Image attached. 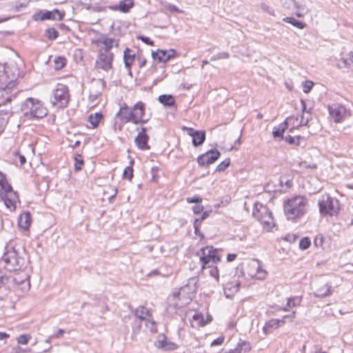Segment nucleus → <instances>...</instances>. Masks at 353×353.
<instances>
[{"label":"nucleus","mask_w":353,"mask_h":353,"mask_svg":"<svg viewBox=\"0 0 353 353\" xmlns=\"http://www.w3.org/2000/svg\"><path fill=\"white\" fill-rule=\"evenodd\" d=\"M134 6V0H123L121 1L118 5L112 6L110 7V10L114 11H120L123 13H127Z\"/></svg>","instance_id":"obj_22"},{"label":"nucleus","mask_w":353,"mask_h":353,"mask_svg":"<svg viewBox=\"0 0 353 353\" xmlns=\"http://www.w3.org/2000/svg\"><path fill=\"white\" fill-rule=\"evenodd\" d=\"M190 135L192 137V143L194 146L201 145L205 139V134L202 131L194 132L193 134L190 133Z\"/></svg>","instance_id":"obj_30"},{"label":"nucleus","mask_w":353,"mask_h":353,"mask_svg":"<svg viewBox=\"0 0 353 353\" xmlns=\"http://www.w3.org/2000/svg\"><path fill=\"white\" fill-rule=\"evenodd\" d=\"M314 85V83L312 81H305L303 82V91L305 93H308Z\"/></svg>","instance_id":"obj_51"},{"label":"nucleus","mask_w":353,"mask_h":353,"mask_svg":"<svg viewBox=\"0 0 353 353\" xmlns=\"http://www.w3.org/2000/svg\"><path fill=\"white\" fill-rule=\"evenodd\" d=\"M103 116L101 113H95L90 114L88 117V121L92 124L93 128H96L99 125L101 119Z\"/></svg>","instance_id":"obj_37"},{"label":"nucleus","mask_w":353,"mask_h":353,"mask_svg":"<svg viewBox=\"0 0 353 353\" xmlns=\"http://www.w3.org/2000/svg\"><path fill=\"white\" fill-rule=\"evenodd\" d=\"M145 326L153 333L157 332L156 322L151 317L145 320Z\"/></svg>","instance_id":"obj_44"},{"label":"nucleus","mask_w":353,"mask_h":353,"mask_svg":"<svg viewBox=\"0 0 353 353\" xmlns=\"http://www.w3.org/2000/svg\"><path fill=\"white\" fill-rule=\"evenodd\" d=\"M134 57L135 54L132 50L127 48L124 51L123 59L126 68H129L131 66L132 62L134 60Z\"/></svg>","instance_id":"obj_33"},{"label":"nucleus","mask_w":353,"mask_h":353,"mask_svg":"<svg viewBox=\"0 0 353 353\" xmlns=\"http://www.w3.org/2000/svg\"><path fill=\"white\" fill-rule=\"evenodd\" d=\"M332 294V286L330 284L325 283L322 286L319 287L314 293V296L323 298L329 296Z\"/></svg>","instance_id":"obj_24"},{"label":"nucleus","mask_w":353,"mask_h":353,"mask_svg":"<svg viewBox=\"0 0 353 353\" xmlns=\"http://www.w3.org/2000/svg\"><path fill=\"white\" fill-rule=\"evenodd\" d=\"M148 139L149 137L146 134V128H142L141 131L139 132L138 135L134 139V141L139 149L148 150L150 148L148 144Z\"/></svg>","instance_id":"obj_19"},{"label":"nucleus","mask_w":353,"mask_h":353,"mask_svg":"<svg viewBox=\"0 0 353 353\" xmlns=\"http://www.w3.org/2000/svg\"><path fill=\"white\" fill-rule=\"evenodd\" d=\"M307 205L308 201L305 196H294L284 203V213L288 220H294L306 212Z\"/></svg>","instance_id":"obj_2"},{"label":"nucleus","mask_w":353,"mask_h":353,"mask_svg":"<svg viewBox=\"0 0 353 353\" xmlns=\"http://www.w3.org/2000/svg\"><path fill=\"white\" fill-rule=\"evenodd\" d=\"M19 76V69L15 61L10 60L5 64L0 63V92L8 93L14 86Z\"/></svg>","instance_id":"obj_1"},{"label":"nucleus","mask_w":353,"mask_h":353,"mask_svg":"<svg viewBox=\"0 0 353 353\" xmlns=\"http://www.w3.org/2000/svg\"><path fill=\"white\" fill-rule=\"evenodd\" d=\"M75 164L74 168L77 170H80L81 169V166L83 163V159L81 155H77L75 157Z\"/></svg>","instance_id":"obj_54"},{"label":"nucleus","mask_w":353,"mask_h":353,"mask_svg":"<svg viewBox=\"0 0 353 353\" xmlns=\"http://www.w3.org/2000/svg\"><path fill=\"white\" fill-rule=\"evenodd\" d=\"M310 120V117H307L305 118L304 115L301 116L299 125H306Z\"/></svg>","instance_id":"obj_62"},{"label":"nucleus","mask_w":353,"mask_h":353,"mask_svg":"<svg viewBox=\"0 0 353 353\" xmlns=\"http://www.w3.org/2000/svg\"><path fill=\"white\" fill-rule=\"evenodd\" d=\"M113 53L109 50H100V54L96 61L98 69H102L106 72L112 67Z\"/></svg>","instance_id":"obj_11"},{"label":"nucleus","mask_w":353,"mask_h":353,"mask_svg":"<svg viewBox=\"0 0 353 353\" xmlns=\"http://www.w3.org/2000/svg\"><path fill=\"white\" fill-rule=\"evenodd\" d=\"M297 0H281L283 6L288 10H294Z\"/></svg>","instance_id":"obj_45"},{"label":"nucleus","mask_w":353,"mask_h":353,"mask_svg":"<svg viewBox=\"0 0 353 353\" xmlns=\"http://www.w3.org/2000/svg\"><path fill=\"white\" fill-rule=\"evenodd\" d=\"M219 157L220 152L218 150H210L205 154L200 155L197 158V161L200 165H208L216 161Z\"/></svg>","instance_id":"obj_15"},{"label":"nucleus","mask_w":353,"mask_h":353,"mask_svg":"<svg viewBox=\"0 0 353 353\" xmlns=\"http://www.w3.org/2000/svg\"><path fill=\"white\" fill-rule=\"evenodd\" d=\"M190 324L192 327L199 328L208 324V321H205L203 315L199 312H195L190 320Z\"/></svg>","instance_id":"obj_26"},{"label":"nucleus","mask_w":353,"mask_h":353,"mask_svg":"<svg viewBox=\"0 0 353 353\" xmlns=\"http://www.w3.org/2000/svg\"><path fill=\"white\" fill-rule=\"evenodd\" d=\"M168 10L170 12H179V13L183 12L182 10H181L180 9H179L177 7H176L174 5L168 6Z\"/></svg>","instance_id":"obj_59"},{"label":"nucleus","mask_w":353,"mask_h":353,"mask_svg":"<svg viewBox=\"0 0 353 353\" xmlns=\"http://www.w3.org/2000/svg\"><path fill=\"white\" fill-rule=\"evenodd\" d=\"M283 323L284 321L279 319H271L265 323L263 330L265 334L268 333L269 329L270 328H278L280 326V323Z\"/></svg>","instance_id":"obj_35"},{"label":"nucleus","mask_w":353,"mask_h":353,"mask_svg":"<svg viewBox=\"0 0 353 353\" xmlns=\"http://www.w3.org/2000/svg\"><path fill=\"white\" fill-rule=\"evenodd\" d=\"M12 101V96L6 98V101L0 103V116L8 115L12 110L10 102Z\"/></svg>","instance_id":"obj_31"},{"label":"nucleus","mask_w":353,"mask_h":353,"mask_svg":"<svg viewBox=\"0 0 353 353\" xmlns=\"http://www.w3.org/2000/svg\"><path fill=\"white\" fill-rule=\"evenodd\" d=\"M70 100V94L68 87L62 83H58L53 90L51 102L53 105L58 108L65 107Z\"/></svg>","instance_id":"obj_8"},{"label":"nucleus","mask_w":353,"mask_h":353,"mask_svg":"<svg viewBox=\"0 0 353 353\" xmlns=\"http://www.w3.org/2000/svg\"><path fill=\"white\" fill-rule=\"evenodd\" d=\"M30 336L28 334H21L17 339L19 344L26 345L28 343Z\"/></svg>","instance_id":"obj_53"},{"label":"nucleus","mask_w":353,"mask_h":353,"mask_svg":"<svg viewBox=\"0 0 353 353\" xmlns=\"http://www.w3.org/2000/svg\"><path fill=\"white\" fill-rule=\"evenodd\" d=\"M145 104L142 102H138L132 108V123L138 124L140 123H145L147 120L143 119L144 114Z\"/></svg>","instance_id":"obj_16"},{"label":"nucleus","mask_w":353,"mask_h":353,"mask_svg":"<svg viewBox=\"0 0 353 353\" xmlns=\"http://www.w3.org/2000/svg\"><path fill=\"white\" fill-rule=\"evenodd\" d=\"M299 299H288L286 307L283 308V310H288V307H295L296 305L299 304Z\"/></svg>","instance_id":"obj_49"},{"label":"nucleus","mask_w":353,"mask_h":353,"mask_svg":"<svg viewBox=\"0 0 353 353\" xmlns=\"http://www.w3.org/2000/svg\"><path fill=\"white\" fill-rule=\"evenodd\" d=\"M65 59L63 57H58L54 60V68L56 70L62 69L65 65Z\"/></svg>","instance_id":"obj_43"},{"label":"nucleus","mask_w":353,"mask_h":353,"mask_svg":"<svg viewBox=\"0 0 353 353\" xmlns=\"http://www.w3.org/2000/svg\"><path fill=\"white\" fill-rule=\"evenodd\" d=\"M288 128V122L285 121L279 125L278 127H274L273 130V137L274 138L283 139V134Z\"/></svg>","instance_id":"obj_32"},{"label":"nucleus","mask_w":353,"mask_h":353,"mask_svg":"<svg viewBox=\"0 0 353 353\" xmlns=\"http://www.w3.org/2000/svg\"><path fill=\"white\" fill-rule=\"evenodd\" d=\"M17 290H20L22 293H26L29 291L30 288V283L29 279H25L21 284L17 285L14 287Z\"/></svg>","instance_id":"obj_39"},{"label":"nucleus","mask_w":353,"mask_h":353,"mask_svg":"<svg viewBox=\"0 0 353 353\" xmlns=\"http://www.w3.org/2000/svg\"><path fill=\"white\" fill-rule=\"evenodd\" d=\"M30 214L29 212H26L20 215L18 224L20 228L26 230L30 225Z\"/></svg>","instance_id":"obj_29"},{"label":"nucleus","mask_w":353,"mask_h":353,"mask_svg":"<svg viewBox=\"0 0 353 353\" xmlns=\"http://www.w3.org/2000/svg\"><path fill=\"white\" fill-rule=\"evenodd\" d=\"M1 262L8 271H17L23 265L24 259L19 256L14 248H10L3 254Z\"/></svg>","instance_id":"obj_5"},{"label":"nucleus","mask_w":353,"mask_h":353,"mask_svg":"<svg viewBox=\"0 0 353 353\" xmlns=\"http://www.w3.org/2000/svg\"><path fill=\"white\" fill-rule=\"evenodd\" d=\"M251 349L250 343L245 341L239 340L236 346L234 349H230L225 353H242L249 352Z\"/></svg>","instance_id":"obj_25"},{"label":"nucleus","mask_w":353,"mask_h":353,"mask_svg":"<svg viewBox=\"0 0 353 353\" xmlns=\"http://www.w3.org/2000/svg\"><path fill=\"white\" fill-rule=\"evenodd\" d=\"M283 21L287 23H291L294 26L297 27L300 29H303L305 26V24L303 22L297 21L293 17H285L283 18Z\"/></svg>","instance_id":"obj_40"},{"label":"nucleus","mask_w":353,"mask_h":353,"mask_svg":"<svg viewBox=\"0 0 353 353\" xmlns=\"http://www.w3.org/2000/svg\"><path fill=\"white\" fill-rule=\"evenodd\" d=\"M217 57L219 58V59H228L230 57V54L228 52H220L217 54Z\"/></svg>","instance_id":"obj_64"},{"label":"nucleus","mask_w":353,"mask_h":353,"mask_svg":"<svg viewBox=\"0 0 353 353\" xmlns=\"http://www.w3.org/2000/svg\"><path fill=\"white\" fill-rule=\"evenodd\" d=\"M176 51L170 49L168 51L159 50L157 52H152V57L154 59H157L159 62L165 63L169 61L172 57H174Z\"/></svg>","instance_id":"obj_18"},{"label":"nucleus","mask_w":353,"mask_h":353,"mask_svg":"<svg viewBox=\"0 0 353 353\" xmlns=\"http://www.w3.org/2000/svg\"><path fill=\"white\" fill-rule=\"evenodd\" d=\"M139 39H141L143 42H144L146 44H148L150 46H154V41H151L150 38L144 37V36H140L139 37Z\"/></svg>","instance_id":"obj_57"},{"label":"nucleus","mask_w":353,"mask_h":353,"mask_svg":"<svg viewBox=\"0 0 353 353\" xmlns=\"http://www.w3.org/2000/svg\"><path fill=\"white\" fill-rule=\"evenodd\" d=\"M245 271L249 276L259 280H263L267 276L266 270L263 268L261 262L257 259L251 260L247 264Z\"/></svg>","instance_id":"obj_10"},{"label":"nucleus","mask_w":353,"mask_h":353,"mask_svg":"<svg viewBox=\"0 0 353 353\" xmlns=\"http://www.w3.org/2000/svg\"><path fill=\"white\" fill-rule=\"evenodd\" d=\"M319 211L322 215L334 216L339 213L340 205L339 201L328 194H324L318 201Z\"/></svg>","instance_id":"obj_6"},{"label":"nucleus","mask_w":353,"mask_h":353,"mask_svg":"<svg viewBox=\"0 0 353 353\" xmlns=\"http://www.w3.org/2000/svg\"><path fill=\"white\" fill-rule=\"evenodd\" d=\"M200 252H201L200 261L202 263V269L216 265L220 261L216 250L211 246L203 248L200 250Z\"/></svg>","instance_id":"obj_9"},{"label":"nucleus","mask_w":353,"mask_h":353,"mask_svg":"<svg viewBox=\"0 0 353 353\" xmlns=\"http://www.w3.org/2000/svg\"><path fill=\"white\" fill-rule=\"evenodd\" d=\"M269 209L261 203H256L255 204L252 215L254 217H255L259 221H260L263 216H266L270 213Z\"/></svg>","instance_id":"obj_23"},{"label":"nucleus","mask_w":353,"mask_h":353,"mask_svg":"<svg viewBox=\"0 0 353 353\" xmlns=\"http://www.w3.org/2000/svg\"><path fill=\"white\" fill-rule=\"evenodd\" d=\"M25 279H28V276L25 274V273H23V274H21V273H18V274H16L14 277L12 278V281H13V283H14V287L17 285H20L22 283V282H23L25 281Z\"/></svg>","instance_id":"obj_38"},{"label":"nucleus","mask_w":353,"mask_h":353,"mask_svg":"<svg viewBox=\"0 0 353 353\" xmlns=\"http://www.w3.org/2000/svg\"><path fill=\"white\" fill-rule=\"evenodd\" d=\"M123 177L125 179H131L133 176V169L130 166L126 167L123 173Z\"/></svg>","instance_id":"obj_50"},{"label":"nucleus","mask_w":353,"mask_h":353,"mask_svg":"<svg viewBox=\"0 0 353 353\" xmlns=\"http://www.w3.org/2000/svg\"><path fill=\"white\" fill-rule=\"evenodd\" d=\"M30 0H20L12 6V10L14 12H19L22 8H26Z\"/></svg>","instance_id":"obj_41"},{"label":"nucleus","mask_w":353,"mask_h":353,"mask_svg":"<svg viewBox=\"0 0 353 353\" xmlns=\"http://www.w3.org/2000/svg\"><path fill=\"white\" fill-rule=\"evenodd\" d=\"M230 164V159H226L219 163L216 167V171L223 172L224 171Z\"/></svg>","instance_id":"obj_48"},{"label":"nucleus","mask_w":353,"mask_h":353,"mask_svg":"<svg viewBox=\"0 0 353 353\" xmlns=\"http://www.w3.org/2000/svg\"><path fill=\"white\" fill-rule=\"evenodd\" d=\"M239 278L240 276L239 275L235 274L232 277L230 281L224 283V293L227 297L232 296L239 291L241 285Z\"/></svg>","instance_id":"obj_13"},{"label":"nucleus","mask_w":353,"mask_h":353,"mask_svg":"<svg viewBox=\"0 0 353 353\" xmlns=\"http://www.w3.org/2000/svg\"><path fill=\"white\" fill-rule=\"evenodd\" d=\"M330 117L334 122H341L347 113L346 108L341 104L334 103L328 107Z\"/></svg>","instance_id":"obj_14"},{"label":"nucleus","mask_w":353,"mask_h":353,"mask_svg":"<svg viewBox=\"0 0 353 353\" xmlns=\"http://www.w3.org/2000/svg\"><path fill=\"white\" fill-rule=\"evenodd\" d=\"M160 103L167 106H171L174 103V99L172 95L163 94L159 97Z\"/></svg>","instance_id":"obj_36"},{"label":"nucleus","mask_w":353,"mask_h":353,"mask_svg":"<svg viewBox=\"0 0 353 353\" xmlns=\"http://www.w3.org/2000/svg\"><path fill=\"white\" fill-rule=\"evenodd\" d=\"M59 35V32L54 28H48L46 30V36L49 39H55Z\"/></svg>","instance_id":"obj_47"},{"label":"nucleus","mask_w":353,"mask_h":353,"mask_svg":"<svg viewBox=\"0 0 353 353\" xmlns=\"http://www.w3.org/2000/svg\"><path fill=\"white\" fill-rule=\"evenodd\" d=\"M310 244L311 243L310 239L305 237L300 241L299 247L301 250H306L310 247Z\"/></svg>","instance_id":"obj_52"},{"label":"nucleus","mask_w":353,"mask_h":353,"mask_svg":"<svg viewBox=\"0 0 353 353\" xmlns=\"http://www.w3.org/2000/svg\"><path fill=\"white\" fill-rule=\"evenodd\" d=\"M223 341H224V337L220 336V337L217 338L216 339L214 340L211 343V346L220 345L223 343Z\"/></svg>","instance_id":"obj_56"},{"label":"nucleus","mask_w":353,"mask_h":353,"mask_svg":"<svg viewBox=\"0 0 353 353\" xmlns=\"http://www.w3.org/2000/svg\"><path fill=\"white\" fill-rule=\"evenodd\" d=\"M15 156H16L15 161H17V159H18L21 165H23L26 163V159L24 156H23L19 153H16Z\"/></svg>","instance_id":"obj_58"},{"label":"nucleus","mask_w":353,"mask_h":353,"mask_svg":"<svg viewBox=\"0 0 353 353\" xmlns=\"http://www.w3.org/2000/svg\"><path fill=\"white\" fill-rule=\"evenodd\" d=\"M155 346L163 350H174L177 348V345L171 341H168L164 334L159 336L158 340L155 342Z\"/></svg>","instance_id":"obj_20"},{"label":"nucleus","mask_w":353,"mask_h":353,"mask_svg":"<svg viewBox=\"0 0 353 353\" xmlns=\"http://www.w3.org/2000/svg\"><path fill=\"white\" fill-rule=\"evenodd\" d=\"M114 41H115L113 39L105 38L103 40L100 41L104 46V48L101 49V50L110 51V49L112 48Z\"/></svg>","instance_id":"obj_42"},{"label":"nucleus","mask_w":353,"mask_h":353,"mask_svg":"<svg viewBox=\"0 0 353 353\" xmlns=\"http://www.w3.org/2000/svg\"><path fill=\"white\" fill-rule=\"evenodd\" d=\"M0 197L9 209H15L18 201V195L12 189L5 176L0 172Z\"/></svg>","instance_id":"obj_3"},{"label":"nucleus","mask_w":353,"mask_h":353,"mask_svg":"<svg viewBox=\"0 0 353 353\" xmlns=\"http://www.w3.org/2000/svg\"><path fill=\"white\" fill-rule=\"evenodd\" d=\"M104 87L105 82L101 79L96 80L92 83L89 94V104L91 106L97 105V100L101 96Z\"/></svg>","instance_id":"obj_12"},{"label":"nucleus","mask_w":353,"mask_h":353,"mask_svg":"<svg viewBox=\"0 0 353 353\" xmlns=\"http://www.w3.org/2000/svg\"><path fill=\"white\" fill-rule=\"evenodd\" d=\"M203 207L201 205H196L192 208L194 213L199 214L203 211Z\"/></svg>","instance_id":"obj_60"},{"label":"nucleus","mask_w":353,"mask_h":353,"mask_svg":"<svg viewBox=\"0 0 353 353\" xmlns=\"http://www.w3.org/2000/svg\"><path fill=\"white\" fill-rule=\"evenodd\" d=\"M295 14L298 17H303L307 14L310 9L302 0H297L296 6H294Z\"/></svg>","instance_id":"obj_27"},{"label":"nucleus","mask_w":353,"mask_h":353,"mask_svg":"<svg viewBox=\"0 0 353 353\" xmlns=\"http://www.w3.org/2000/svg\"><path fill=\"white\" fill-rule=\"evenodd\" d=\"M196 283H197L196 278L193 277V278L190 279L188 280V283L185 285L181 287L178 293L173 294L172 296H169V298H168L169 305L171 306L172 305V306L174 308L179 307L180 305L177 303H175V300L176 299H180V297L185 294L188 295V299H191L192 294L194 293H195L196 291V289H197Z\"/></svg>","instance_id":"obj_7"},{"label":"nucleus","mask_w":353,"mask_h":353,"mask_svg":"<svg viewBox=\"0 0 353 353\" xmlns=\"http://www.w3.org/2000/svg\"><path fill=\"white\" fill-rule=\"evenodd\" d=\"M259 222H261L263 225V228L268 230L273 228L274 223L271 212L266 216H263Z\"/></svg>","instance_id":"obj_34"},{"label":"nucleus","mask_w":353,"mask_h":353,"mask_svg":"<svg viewBox=\"0 0 353 353\" xmlns=\"http://www.w3.org/2000/svg\"><path fill=\"white\" fill-rule=\"evenodd\" d=\"M38 18L41 21L51 19V20H61L63 14H61L58 10L55 9L52 11L41 10L38 14Z\"/></svg>","instance_id":"obj_17"},{"label":"nucleus","mask_w":353,"mask_h":353,"mask_svg":"<svg viewBox=\"0 0 353 353\" xmlns=\"http://www.w3.org/2000/svg\"><path fill=\"white\" fill-rule=\"evenodd\" d=\"M285 140L287 143H288L289 144H294L295 143V138L290 136V135H288L285 137Z\"/></svg>","instance_id":"obj_63"},{"label":"nucleus","mask_w":353,"mask_h":353,"mask_svg":"<svg viewBox=\"0 0 353 353\" xmlns=\"http://www.w3.org/2000/svg\"><path fill=\"white\" fill-rule=\"evenodd\" d=\"M201 201H202V199L199 196L187 198V202L189 203H201Z\"/></svg>","instance_id":"obj_55"},{"label":"nucleus","mask_w":353,"mask_h":353,"mask_svg":"<svg viewBox=\"0 0 353 353\" xmlns=\"http://www.w3.org/2000/svg\"><path fill=\"white\" fill-rule=\"evenodd\" d=\"M134 316L140 320H146L151 317L150 312L144 306H139L134 311Z\"/></svg>","instance_id":"obj_28"},{"label":"nucleus","mask_w":353,"mask_h":353,"mask_svg":"<svg viewBox=\"0 0 353 353\" xmlns=\"http://www.w3.org/2000/svg\"><path fill=\"white\" fill-rule=\"evenodd\" d=\"M263 10L269 12L271 14H273V10L270 8L268 5L265 3H262L261 6Z\"/></svg>","instance_id":"obj_61"},{"label":"nucleus","mask_w":353,"mask_h":353,"mask_svg":"<svg viewBox=\"0 0 353 353\" xmlns=\"http://www.w3.org/2000/svg\"><path fill=\"white\" fill-rule=\"evenodd\" d=\"M21 110L26 116L37 119L44 117L48 113L43 104L34 98H28L22 104Z\"/></svg>","instance_id":"obj_4"},{"label":"nucleus","mask_w":353,"mask_h":353,"mask_svg":"<svg viewBox=\"0 0 353 353\" xmlns=\"http://www.w3.org/2000/svg\"><path fill=\"white\" fill-rule=\"evenodd\" d=\"M117 117L125 123H132V108L128 107L125 103L120 107L119 112L117 114Z\"/></svg>","instance_id":"obj_21"},{"label":"nucleus","mask_w":353,"mask_h":353,"mask_svg":"<svg viewBox=\"0 0 353 353\" xmlns=\"http://www.w3.org/2000/svg\"><path fill=\"white\" fill-rule=\"evenodd\" d=\"M208 268H210V271H209L210 275L212 277H213L216 280V281H219V270H218L217 267L215 265H214L208 267Z\"/></svg>","instance_id":"obj_46"}]
</instances>
